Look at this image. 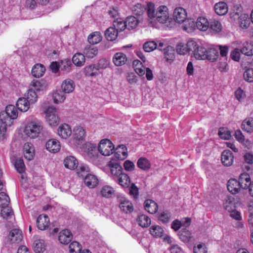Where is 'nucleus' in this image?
<instances>
[{
    "label": "nucleus",
    "instance_id": "nucleus-25",
    "mask_svg": "<svg viewBox=\"0 0 253 253\" xmlns=\"http://www.w3.org/2000/svg\"><path fill=\"white\" fill-rule=\"evenodd\" d=\"M30 103L26 97H20L17 101L16 106L20 111L26 112L29 108Z\"/></svg>",
    "mask_w": 253,
    "mask_h": 253
},
{
    "label": "nucleus",
    "instance_id": "nucleus-47",
    "mask_svg": "<svg viewBox=\"0 0 253 253\" xmlns=\"http://www.w3.org/2000/svg\"><path fill=\"white\" fill-rule=\"evenodd\" d=\"M101 36L99 32H95L90 34L88 37V41L89 43L93 45L99 42L101 40Z\"/></svg>",
    "mask_w": 253,
    "mask_h": 253
},
{
    "label": "nucleus",
    "instance_id": "nucleus-10",
    "mask_svg": "<svg viewBox=\"0 0 253 253\" xmlns=\"http://www.w3.org/2000/svg\"><path fill=\"white\" fill-rule=\"evenodd\" d=\"M23 239L22 231L18 229L11 230L8 235V239L12 243H19Z\"/></svg>",
    "mask_w": 253,
    "mask_h": 253
},
{
    "label": "nucleus",
    "instance_id": "nucleus-30",
    "mask_svg": "<svg viewBox=\"0 0 253 253\" xmlns=\"http://www.w3.org/2000/svg\"><path fill=\"white\" fill-rule=\"evenodd\" d=\"M113 60L115 65L120 66L125 64L126 61V57L123 53L118 52L114 55Z\"/></svg>",
    "mask_w": 253,
    "mask_h": 253
},
{
    "label": "nucleus",
    "instance_id": "nucleus-8",
    "mask_svg": "<svg viewBox=\"0 0 253 253\" xmlns=\"http://www.w3.org/2000/svg\"><path fill=\"white\" fill-rule=\"evenodd\" d=\"M193 46V52L196 59L205 60L206 57L207 49L203 46H199L196 42L191 40V47Z\"/></svg>",
    "mask_w": 253,
    "mask_h": 253
},
{
    "label": "nucleus",
    "instance_id": "nucleus-37",
    "mask_svg": "<svg viewBox=\"0 0 253 253\" xmlns=\"http://www.w3.org/2000/svg\"><path fill=\"white\" fill-rule=\"evenodd\" d=\"M99 69L96 64H91L86 66L84 68L85 75L88 76H95L98 74Z\"/></svg>",
    "mask_w": 253,
    "mask_h": 253
},
{
    "label": "nucleus",
    "instance_id": "nucleus-43",
    "mask_svg": "<svg viewBox=\"0 0 253 253\" xmlns=\"http://www.w3.org/2000/svg\"><path fill=\"white\" fill-rule=\"evenodd\" d=\"M72 63L77 66H82L85 62V56L80 53L75 54L72 58Z\"/></svg>",
    "mask_w": 253,
    "mask_h": 253
},
{
    "label": "nucleus",
    "instance_id": "nucleus-17",
    "mask_svg": "<svg viewBox=\"0 0 253 253\" xmlns=\"http://www.w3.org/2000/svg\"><path fill=\"white\" fill-rule=\"evenodd\" d=\"M113 152L115 153V157L120 160H124L127 155V148L123 144L118 145Z\"/></svg>",
    "mask_w": 253,
    "mask_h": 253
},
{
    "label": "nucleus",
    "instance_id": "nucleus-6",
    "mask_svg": "<svg viewBox=\"0 0 253 253\" xmlns=\"http://www.w3.org/2000/svg\"><path fill=\"white\" fill-rule=\"evenodd\" d=\"M181 241L189 244L190 242V218L185 219V223L178 234Z\"/></svg>",
    "mask_w": 253,
    "mask_h": 253
},
{
    "label": "nucleus",
    "instance_id": "nucleus-48",
    "mask_svg": "<svg viewBox=\"0 0 253 253\" xmlns=\"http://www.w3.org/2000/svg\"><path fill=\"white\" fill-rule=\"evenodd\" d=\"M14 161V167L17 171L20 173L24 172L25 170V166L23 160L21 158H15Z\"/></svg>",
    "mask_w": 253,
    "mask_h": 253
},
{
    "label": "nucleus",
    "instance_id": "nucleus-33",
    "mask_svg": "<svg viewBox=\"0 0 253 253\" xmlns=\"http://www.w3.org/2000/svg\"><path fill=\"white\" fill-rule=\"evenodd\" d=\"M214 10L216 14L219 15H225L228 11L227 4L224 2L216 3L214 5Z\"/></svg>",
    "mask_w": 253,
    "mask_h": 253
},
{
    "label": "nucleus",
    "instance_id": "nucleus-55",
    "mask_svg": "<svg viewBox=\"0 0 253 253\" xmlns=\"http://www.w3.org/2000/svg\"><path fill=\"white\" fill-rule=\"evenodd\" d=\"M218 134L220 138L224 139H229L231 137V131L226 127H220Z\"/></svg>",
    "mask_w": 253,
    "mask_h": 253
},
{
    "label": "nucleus",
    "instance_id": "nucleus-22",
    "mask_svg": "<svg viewBox=\"0 0 253 253\" xmlns=\"http://www.w3.org/2000/svg\"><path fill=\"white\" fill-rule=\"evenodd\" d=\"M144 206L145 210L151 214L156 213L158 209L157 204L155 201L151 199H147L145 200Z\"/></svg>",
    "mask_w": 253,
    "mask_h": 253
},
{
    "label": "nucleus",
    "instance_id": "nucleus-20",
    "mask_svg": "<svg viewBox=\"0 0 253 253\" xmlns=\"http://www.w3.org/2000/svg\"><path fill=\"white\" fill-rule=\"evenodd\" d=\"M58 134L61 138L66 139L72 134L71 128L68 124H64L58 128Z\"/></svg>",
    "mask_w": 253,
    "mask_h": 253
},
{
    "label": "nucleus",
    "instance_id": "nucleus-40",
    "mask_svg": "<svg viewBox=\"0 0 253 253\" xmlns=\"http://www.w3.org/2000/svg\"><path fill=\"white\" fill-rule=\"evenodd\" d=\"M125 22L126 28L129 30L135 29L139 23V20L134 16L128 17Z\"/></svg>",
    "mask_w": 253,
    "mask_h": 253
},
{
    "label": "nucleus",
    "instance_id": "nucleus-63",
    "mask_svg": "<svg viewBox=\"0 0 253 253\" xmlns=\"http://www.w3.org/2000/svg\"><path fill=\"white\" fill-rule=\"evenodd\" d=\"M53 98L55 103L62 102L65 99V96L61 90H57L53 95Z\"/></svg>",
    "mask_w": 253,
    "mask_h": 253
},
{
    "label": "nucleus",
    "instance_id": "nucleus-62",
    "mask_svg": "<svg viewBox=\"0 0 253 253\" xmlns=\"http://www.w3.org/2000/svg\"><path fill=\"white\" fill-rule=\"evenodd\" d=\"M157 43L154 41L146 42L143 45V49L145 52H149L157 48Z\"/></svg>",
    "mask_w": 253,
    "mask_h": 253
},
{
    "label": "nucleus",
    "instance_id": "nucleus-58",
    "mask_svg": "<svg viewBox=\"0 0 253 253\" xmlns=\"http://www.w3.org/2000/svg\"><path fill=\"white\" fill-rule=\"evenodd\" d=\"M26 98L31 104H33L37 101L38 95L35 90L30 88L28 91Z\"/></svg>",
    "mask_w": 253,
    "mask_h": 253
},
{
    "label": "nucleus",
    "instance_id": "nucleus-2",
    "mask_svg": "<svg viewBox=\"0 0 253 253\" xmlns=\"http://www.w3.org/2000/svg\"><path fill=\"white\" fill-rule=\"evenodd\" d=\"M18 112L14 106L9 105L6 107L5 111L0 113V120L6 126H11L13 123L12 120L17 118Z\"/></svg>",
    "mask_w": 253,
    "mask_h": 253
},
{
    "label": "nucleus",
    "instance_id": "nucleus-46",
    "mask_svg": "<svg viewBox=\"0 0 253 253\" xmlns=\"http://www.w3.org/2000/svg\"><path fill=\"white\" fill-rule=\"evenodd\" d=\"M33 249L36 253H42L45 250L44 241L42 240H36L33 243Z\"/></svg>",
    "mask_w": 253,
    "mask_h": 253
},
{
    "label": "nucleus",
    "instance_id": "nucleus-32",
    "mask_svg": "<svg viewBox=\"0 0 253 253\" xmlns=\"http://www.w3.org/2000/svg\"><path fill=\"white\" fill-rule=\"evenodd\" d=\"M118 32L113 27L108 28L105 32V36L109 41H113L118 37Z\"/></svg>",
    "mask_w": 253,
    "mask_h": 253
},
{
    "label": "nucleus",
    "instance_id": "nucleus-4",
    "mask_svg": "<svg viewBox=\"0 0 253 253\" xmlns=\"http://www.w3.org/2000/svg\"><path fill=\"white\" fill-rule=\"evenodd\" d=\"M42 129V123L38 120H34L27 125L24 133L28 137L34 138L39 136Z\"/></svg>",
    "mask_w": 253,
    "mask_h": 253
},
{
    "label": "nucleus",
    "instance_id": "nucleus-44",
    "mask_svg": "<svg viewBox=\"0 0 253 253\" xmlns=\"http://www.w3.org/2000/svg\"><path fill=\"white\" fill-rule=\"evenodd\" d=\"M209 27L215 33L221 32L222 29V26L220 22L214 19H212L210 20Z\"/></svg>",
    "mask_w": 253,
    "mask_h": 253
},
{
    "label": "nucleus",
    "instance_id": "nucleus-53",
    "mask_svg": "<svg viewBox=\"0 0 253 253\" xmlns=\"http://www.w3.org/2000/svg\"><path fill=\"white\" fill-rule=\"evenodd\" d=\"M188 42L186 44H184L183 42L179 43L176 47L177 53L180 55H185L187 53L189 50V48L188 47Z\"/></svg>",
    "mask_w": 253,
    "mask_h": 253
},
{
    "label": "nucleus",
    "instance_id": "nucleus-31",
    "mask_svg": "<svg viewBox=\"0 0 253 253\" xmlns=\"http://www.w3.org/2000/svg\"><path fill=\"white\" fill-rule=\"evenodd\" d=\"M123 187H128L130 185V179L127 174L124 173L115 180Z\"/></svg>",
    "mask_w": 253,
    "mask_h": 253
},
{
    "label": "nucleus",
    "instance_id": "nucleus-57",
    "mask_svg": "<svg viewBox=\"0 0 253 253\" xmlns=\"http://www.w3.org/2000/svg\"><path fill=\"white\" fill-rule=\"evenodd\" d=\"M240 27L243 29H247L250 25V20L248 15L245 14L241 15L240 20L238 22Z\"/></svg>",
    "mask_w": 253,
    "mask_h": 253
},
{
    "label": "nucleus",
    "instance_id": "nucleus-7",
    "mask_svg": "<svg viewBox=\"0 0 253 253\" xmlns=\"http://www.w3.org/2000/svg\"><path fill=\"white\" fill-rule=\"evenodd\" d=\"M56 112V109L54 107H49L45 112L46 120L51 126H55L59 122V118Z\"/></svg>",
    "mask_w": 253,
    "mask_h": 253
},
{
    "label": "nucleus",
    "instance_id": "nucleus-51",
    "mask_svg": "<svg viewBox=\"0 0 253 253\" xmlns=\"http://www.w3.org/2000/svg\"><path fill=\"white\" fill-rule=\"evenodd\" d=\"M113 27L118 32H120L126 28V22L121 19H117L113 22Z\"/></svg>",
    "mask_w": 253,
    "mask_h": 253
},
{
    "label": "nucleus",
    "instance_id": "nucleus-34",
    "mask_svg": "<svg viewBox=\"0 0 253 253\" xmlns=\"http://www.w3.org/2000/svg\"><path fill=\"white\" fill-rule=\"evenodd\" d=\"M242 128L248 133L253 132V118H249L244 120L242 124Z\"/></svg>",
    "mask_w": 253,
    "mask_h": 253
},
{
    "label": "nucleus",
    "instance_id": "nucleus-13",
    "mask_svg": "<svg viewBox=\"0 0 253 253\" xmlns=\"http://www.w3.org/2000/svg\"><path fill=\"white\" fill-rule=\"evenodd\" d=\"M49 224V219L48 216L46 214L40 215L37 219V225L38 228L43 230L48 226Z\"/></svg>",
    "mask_w": 253,
    "mask_h": 253
},
{
    "label": "nucleus",
    "instance_id": "nucleus-23",
    "mask_svg": "<svg viewBox=\"0 0 253 253\" xmlns=\"http://www.w3.org/2000/svg\"><path fill=\"white\" fill-rule=\"evenodd\" d=\"M239 182L241 185L243 189H247L249 185L251 184V178L249 174L247 173H242L240 175Z\"/></svg>",
    "mask_w": 253,
    "mask_h": 253
},
{
    "label": "nucleus",
    "instance_id": "nucleus-19",
    "mask_svg": "<svg viewBox=\"0 0 253 253\" xmlns=\"http://www.w3.org/2000/svg\"><path fill=\"white\" fill-rule=\"evenodd\" d=\"M110 166L111 167V172L114 180L117 179V177H118L119 178L122 174L124 173L122 172V167L119 164L117 163H111Z\"/></svg>",
    "mask_w": 253,
    "mask_h": 253
},
{
    "label": "nucleus",
    "instance_id": "nucleus-18",
    "mask_svg": "<svg viewBox=\"0 0 253 253\" xmlns=\"http://www.w3.org/2000/svg\"><path fill=\"white\" fill-rule=\"evenodd\" d=\"M46 148L50 152L55 153L58 152L60 149V142L56 139H49L46 143Z\"/></svg>",
    "mask_w": 253,
    "mask_h": 253
},
{
    "label": "nucleus",
    "instance_id": "nucleus-56",
    "mask_svg": "<svg viewBox=\"0 0 253 253\" xmlns=\"http://www.w3.org/2000/svg\"><path fill=\"white\" fill-rule=\"evenodd\" d=\"M146 8L142 6L140 3H137L132 7L133 13L137 16L142 15L145 11H146Z\"/></svg>",
    "mask_w": 253,
    "mask_h": 253
},
{
    "label": "nucleus",
    "instance_id": "nucleus-12",
    "mask_svg": "<svg viewBox=\"0 0 253 253\" xmlns=\"http://www.w3.org/2000/svg\"><path fill=\"white\" fill-rule=\"evenodd\" d=\"M192 25L191 27L196 26L197 29L201 31H205L209 27V22L203 17H199L195 23L194 21H192Z\"/></svg>",
    "mask_w": 253,
    "mask_h": 253
},
{
    "label": "nucleus",
    "instance_id": "nucleus-5",
    "mask_svg": "<svg viewBox=\"0 0 253 253\" xmlns=\"http://www.w3.org/2000/svg\"><path fill=\"white\" fill-rule=\"evenodd\" d=\"M114 146L112 142L107 139L102 140L98 146V151L104 156H109L113 153Z\"/></svg>",
    "mask_w": 253,
    "mask_h": 253
},
{
    "label": "nucleus",
    "instance_id": "nucleus-1",
    "mask_svg": "<svg viewBox=\"0 0 253 253\" xmlns=\"http://www.w3.org/2000/svg\"><path fill=\"white\" fill-rule=\"evenodd\" d=\"M146 14L149 19H156L161 23H165L169 20L168 8L165 5H161L156 9L153 3L149 2L147 5Z\"/></svg>",
    "mask_w": 253,
    "mask_h": 253
},
{
    "label": "nucleus",
    "instance_id": "nucleus-39",
    "mask_svg": "<svg viewBox=\"0 0 253 253\" xmlns=\"http://www.w3.org/2000/svg\"><path fill=\"white\" fill-rule=\"evenodd\" d=\"M115 192L114 189L109 185L103 186L100 190L101 195L106 198H111L115 194Z\"/></svg>",
    "mask_w": 253,
    "mask_h": 253
},
{
    "label": "nucleus",
    "instance_id": "nucleus-54",
    "mask_svg": "<svg viewBox=\"0 0 253 253\" xmlns=\"http://www.w3.org/2000/svg\"><path fill=\"white\" fill-rule=\"evenodd\" d=\"M240 7L238 5L234 6V11L230 13V18L234 21L237 20L238 22L240 20L241 15H243L241 13Z\"/></svg>",
    "mask_w": 253,
    "mask_h": 253
},
{
    "label": "nucleus",
    "instance_id": "nucleus-45",
    "mask_svg": "<svg viewBox=\"0 0 253 253\" xmlns=\"http://www.w3.org/2000/svg\"><path fill=\"white\" fill-rule=\"evenodd\" d=\"M119 207L121 210L126 213H130L133 211L132 204L128 201L124 200L121 202Z\"/></svg>",
    "mask_w": 253,
    "mask_h": 253
},
{
    "label": "nucleus",
    "instance_id": "nucleus-49",
    "mask_svg": "<svg viewBox=\"0 0 253 253\" xmlns=\"http://www.w3.org/2000/svg\"><path fill=\"white\" fill-rule=\"evenodd\" d=\"M150 232L155 237H160L164 233V230L159 225H153L150 228Z\"/></svg>",
    "mask_w": 253,
    "mask_h": 253
},
{
    "label": "nucleus",
    "instance_id": "nucleus-14",
    "mask_svg": "<svg viewBox=\"0 0 253 253\" xmlns=\"http://www.w3.org/2000/svg\"><path fill=\"white\" fill-rule=\"evenodd\" d=\"M233 153L229 150H225L223 151L221 156V160L222 164L225 166H231L233 162Z\"/></svg>",
    "mask_w": 253,
    "mask_h": 253
},
{
    "label": "nucleus",
    "instance_id": "nucleus-36",
    "mask_svg": "<svg viewBox=\"0 0 253 253\" xmlns=\"http://www.w3.org/2000/svg\"><path fill=\"white\" fill-rule=\"evenodd\" d=\"M72 62L70 59H64L60 62V69L61 71L69 73L72 70Z\"/></svg>",
    "mask_w": 253,
    "mask_h": 253
},
{
    "label": "nucleus",
    "instance_id": "nucleus-21",
    "mask_svg": "<svg viewBox=\"0 0 253 253\" xmlns=\"http://www.w3.org/2000/svg\"><path fill=\"white\" fill-rule=\"evenodd\" d=\"M84 182L89 188H93L98 185V180L95 175L88 174L84 178Z\"/></svg>",
    "mask_w": 253,
    "mask_h": 253
},
{
    "label": "nucleus",
    "instance_id": "nucleus-64",
    "mask_svg": "<svg viewBox=\"0 0 253 253\" xmlns=\"http://www.w3.org/2000/svg\"><path fill=\"white\" fill-rule=\"evenodd\" d=\"M243 77L248 82H253V68H249L244 73Z\"/></svg>",
    "mask_w": 253,
    "mask_h": 253
},
{
    "label": "nucleus",
    "instance_id": "nucleus-16",
    "mask_svg": "<svg viewBox=\"0 0 253 253\" xmlns=\"http://www.w3.org/2000/svg\"><path fill=\"white\" fill-rule=\"evenodd\" d=\"M73 235L71 231L68 229H64L59 233L58 240L63 244H68L72 240Z\"/></svg>",
    "mask_w": 253,
    "mask_h": 253
},
{
    "label": "nucleus",
    "instance_id": "nucleus-42",
    "mask_svg": "<svg viewBox=\"0 0 253 253\" xmlns=\"http://www.w3.org/2000/svg\"><path fill=\"white\" fill-rule=\"evenodd\" d=\"M206 59L211 61H215L218 57V51L214 48L207 49Z\"/></svg>",
    "mask_w": 253,
    "mask_h": 253
},
{
    "label": "nucleus",
    "instance_id": "nucleus-38",
    "mask_svg": "<svg viewBox=\"0 0 253 253\" xmlns=\"http://www.w3.org/2000/svg\"><path fill=\"white\" fill-rule=\"evenodd\" d=\"M137 221L139 226L145 228L148 227L151 224V221L148 216L145 214H141L138 216Z\"/></svg>",
    "mask_w": 253,
    "mask_h": 253
},
{
    "label": "nucleus",
    "instance_id": "nucleus-27",
    "mask_svg": "<svg viewBox=\"0 0 253 253\" xmlns=\"http://www.w3.org/2000/svg\"><path fill=\"white\" fill-rule=\"evenodd\" d=\"M64 166L66 168L74 169L77 168L78 164L77 160L73 156H68L64 161Z\"/></svg>",
    "mask_w": 253,
    "mask_h": 253
},
{
    "label": "nucleus",
    "instance_id": "nucleus-61",
    "mask_svg": "<svg viewBox=\"0 0 253 253\" xmlns=\"http://www.w3.org/2000/svg\"><path fill=\"white\" fill-rule=\"evenodd\" d=\"M10 202L8 196L4 192L0 193V206L2 208L7 207Z\"/></svg>",
    "mask_w": 253,
    "mask_h": 253
},
{
    "label": "nucleus",
    "instance_id": "nucleus-3",
    "mask_svg": "<svg viewBox=\"0 0 253 253\" xmlns=\"http://www.w3.org/2000/svg\"><path fill=\"white\" fill-rule=\"evenodd\" d=\"M173 16L174 20L177 23H183L181 28L184 31L188 33L190 21L189 19L187 18V13L185 10L180 7L176 8L174 10Z\"/></svg>",
    "mask_w": 253,
    "mask_h": 253
},
{
    "label": "nucleus",
    "instance_id": "nucleus-50",
    "mask_svg": "<svg viewBox=\"0 0 253 253\" xmlns=\"http://www.w3.org/2000/svg\"><path fill=\"white\" fill-rule=\"evenodd\" d=\"M98 152V149H97L95 146L91 145L88 148L87 155L92 161L96 160L99 156Z\"/></svg>",
    "mask_w": 253,
    "mask_h": 253
},
{
    "label": "nucleus",
    "instance_id": "nucleus-60",
    "mask_svg": "<svg viewBox=\"0 0 253 253\" xmlns=\"http://www.w3.org/2000/svg\"><path fill=\"white\" fill-rule=\"evenodd\" d=\"M69 250L71 253H80L81 252L82 246L79 243L74 241L69 245Z\"/></svg>",
    "mask_w": 253,
    "mask_h": 253
},
{
    "label": "nucleus",
    "instance_id": "nucleus-9",
    "mask_svg": "<svg viewBox=\"0 0 253 253\" xmlns=\"http://www.w3.org/2000/svg\"><path fill=\"white\" fill-rule=\"evenodd\" d=\"M85 137V131L80 126L77 127L74 129L73 141L74 143L79 145L84 140Z\"/></svg>",
    "mask_w": 253,
    "mask_h": 253
},
{
    "label": "nucleus",
    "instance_id": "nucleus-26",
    "mask_svg": "<svg viewBox=\"0 0 253 253\" xmlns=\"http://www.w3.org/2000/svg\"><path fill=\"white\" fill-rule=\"evenodd\" d=\"M45 71V68L41 64H37L34 66L32 70V74L35 78L42 77Z\"/></svg>",
    "mask_w": 253,
    "mask_h": 253
},
{
    "label": "nucleus",
    "instance_id": "nucleus-29",
    "mask_svg": "<svg viewBox=\"0 0 253 253\" xmlns=\"http://www.w3.org/2000/svg\"><path fill=\"white\" fill-rule=\"evenodd\" d=\"M165 58L168 62H172L175 58V51L173 47L168 46L164 49Z\"/></svg>",
    "mask_w": 253,
    "mask_h": 253
},
{
    "label": "nucleus",
    "instance_id": "nucleus-41",
    "mask_svg": "<svg viewBox=\"0 0 253 253\" xmlns=\"http://www.w3.org/2000/svg\"><path fill=\"white\" fill-rule=\"evenodd\" d=\"M137 166L143 170H147L150 168L151 164L146 158L141 157L137 161Z\"/></svg>",
    "mask_w": 253,
    "mask_h": 253
},
{
    "label": "nucleus",
    "instance_id": "nucleus-52",
    "mask_svg": "<svg viewBox=\"0 0 253 253\" xmlns=\"http://www.w3.org/2000/svg\"><path fill=\"white\" fill-rule=\"evenodd\" d=\"M234 205V198L232 197H228L223 204L225 209L228 211L235 210Z\"/></svg>",
    "mask_w": 253,
    "mask_h": 253
},
{
    "label": "nucleus",
    "instance_id": "nucleus-15",
    "mask_svg": "<svg viewBox=\"0 0 253 253\" xmlns=\"http://www.w3.org/2000/svg\"><path fill=\"white\" fill-rule=\"evenodd\" d=\"M23 152L25 158L29 161L32 160L35 155V150L31 143L27 142L23 146Z\"/></svg>",
    "mask_w": 253,
    "mask_h": 253
},
{
    "label": "nucleus",
    "instance_id": "nucleus-59",
    "mask_svg": "<svg viewBox=\"0 0 253 253\" xmlns=\"http://www.w3.org/2000/svg\"><path fill=\"white\" fill-rule=\"evenodd\" d=\"M1 211V215L4 219H8L12 217L13 214L12 210L8 207H4L2 208Z\"/></svg>",
    "mask_w": 253,
    "mask_h": 253
},
{
    "label": "nucleus",
    "instance_id": "nucleus-28",
    "mask_svg": "<svg viewBox=\"0 0 253 253\" xmlns=\"http://www.w3.org/2000/svg\"><path fill=\"white\" fill-rule=\"evenodd\" d=\"M61 87L64 93H70L74 89V83L72 80L66 79L63 82Z\"/></svg>",
    "mask_w": 253,
    "mask_h": 253
},
{
    "label": "nucleus",
    "instance_id": "nucleus-24",
    "mask_svg": "<svg viewBox=\"0 0 253 253\" xmlns=\"http://www.w3.org/2000/svg\"><path fill=\"white\" fill-rule=\"evenodd\" d=\"M98 48L94 45H90L85 47L84 54L88 58H92L98 54Z\"/></svg>",
    "mask_w": 253,
    "mask_h": 253
},
{
    "label": "nucleus",
    "instance_id": "nucleus-35",
    "mask_svg": "<svg viewBox=\"0 0 253 253\" xmlns=\"http://www.w3.org/2000/svg\"><path fill=\"white\" fill-rule=\"evenodd\" d=\"M242 54L247 56H252L253 55V42H246L243 44V46L240 49Z\"/></svg>",
    "mask_w": 253,
    "mask_h": 253
},
{
    "label": "nucleus",
    "instance_id": "nucleus-11",
    "mask_svg": "<svg viewBox=\"0 0 253 253\" xmlns=\"http://www.w3.org/2000/svg\"><path fill=\"white\" fill-rule=\"evenodd\" d=\"M227 189L233 194H236L239 192L242 188L241 185L239 181L235 179H230L227 183Z\"/></svg>",
    "mask_w": 253,
    "mask_h": 253
}]
</instances>
